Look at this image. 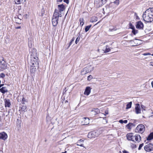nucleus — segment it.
Instances as JSON below:
<instances>
[{"instance_id": "1", "label": "nucleus", "mask_w": 153, "mask_h": 153, "mask_svg": "<svg viewBox=\"0 0 153 153\" xmlns=\"http://www.w3.org/2000/svg\"><path fill=\"white\" fill-rule=\"evenodd\" d=\"M30 59L28 62V65H35L36 67H39L38 58L36 49H33V51H30Z\"/></svg>"}, {"instance_id": "2", "label": "nucleus", "mask_w": 153, "mask_h": 153, "mask_svg": "<svg viewBox=\"0 0 153 153\" xmlns=\"http://www.w3.org/2000/svg\"><path fill=\"white\" fill-rule=\"evenodd\" d=\"M143 18L144 20L147 22H151L153 21V7L148 9L144 13Z\"/></svg>"}, {"instance_id": "3", "label": "nucleus", "mask_w": 153, "mask_h": 153, "mask_svg": "<svg viewBox=\"0 0 153 153\" xmlns=\"http://www.w3.org/2000/svg\"><path fill=\"white\" fill-rule=\"evenodd\" d=\"M57 10H55L53 13L52 21L53 25V26H56L58 23V21L59 17H61L62 16V14H59L56 12Z\"/></svg>"}, {"instance_id": "4", "label": "nucleus", "mask_w": 153, "mask_h": 153, "mask_svg": "<svg viewBox=\"0 0 153 153\" xmlns=\"http://www.w3.org/2000/svg\"><path fill=\"white\" fill-rule=\"evenodd\" d=\"M94 70V67L91 65H88L84 68L81 72L82 75H84L91 72Z\"/></svg>"}, {"instance_id": "5", "label": "nucleus", "mask_w": 153, "mask_h": 153, "mask_svg": "<svg viewBox=\"0 0 153 153\" xmlns=\"http://www.w3.org/2000/svg\"><path fill=\"white\" fill-rule=\"evenodd\" d=\"M7 66V64L4 60V58L2 57H0V69L2 70H3L6 68Z\"/></svg>"}, {"instance_id": "6", "label": "nucleus", "mask_w": 153, "mask_h": 153, "mask_svg": "<svg viewBox=\"0 0 153 153\" xmlns=\"http://www.w3.org/2000/svg\"><path fill=\"white\" fill-rule=\"evenodd\" d=\"M145 130V128L143 125H138L135 129V132L136 133H140L142 134Z\"/></svg>"}, {"instance_id": "7", "label": "nucleus", "mask_w": 153, "mask_h": 153, "mask_svg": "<svg viewBox=\"0 0 153 153\" xmlns=\"http://www.w3.org/2000/svg\"><path fill=\"white\" fill-rule=\"evenodd\" d=\"M144 149L146 152H150L153 150V144L151 143H146Z\"/></svg>"}, {"instance_id": "8", "label": "nucleus", "mask_w": 153, "mask_h": 153, "mask_svg": "<svg viewBox=\"0 0 153 153\" xmlns=\"http://www.w3.org/2000/svg\"><path fill=\"white\" fill-rule=\"evenodd\" d=\"M98 136V134H97L95 131H92L88 133V137L89 138H95L97 137Z\"/></svg>"}, {"instance_id": "9", "label": "nucleus", "mask_w": 153, "mask_h": 153, "mask_svg": "<svg viewBox=\"0 0 153 153\" xmlns=\"http://www.w3.org/2000/svg\"><path fill=\"white\" fill-rule=\"evenodd\" d=\"M58 10L57 9H55V10H57L56 12L59 14L60 13H62L61 12L63 11L65 9V7L64 5L63 4H59L58 5Z\"/></svg>"}, {"instance_id": "10", "label": "nucleus", "mask_w": 153, "mask_h": 153, "mask_svg": "<svg viewBox=\"0 0 153 153\" xmlns=\"http://www.w3.org/2000/svg\"><path fill=\"white\" fill-rule=\"evenodd\" d=\"M108 0H99L97 3V1L95 4H97V7H100L102 6L103 4H105Z\"/></svg>"}, {"instance_id": "11", "label": "nucleus", "mask_w": 153, "mask_h": 153, "mask_svg": "<svg viewBox=\"0 0 153 153\" xmlns=\"http://www.w3.org/2000/svg\"><path fill=\"white\" fill-rule=\"evenodd\" d=\"M126 137L128 140L132 141L134 142V138L135 137L133 133H129L126 135Z\"/></svg>"}, {"instance_id": "12", "label": "nucleus", "mask_w": 153, "mask_h": 153, "mask_svg": "<svg viewBox=\"0 0 153 153\" xmlns=\"http://www.w3.org/2000/svg\"><path fill=\"white\" fill-rule=\"evenodd\" d=\"M136 27L140 29H143L144 27L143 23L140 21L136 23Z\"/></svg>"}, {"instance_id": "13", "label": "nucleus", "mask_w": 153, "mask_h": 153, "mask_svg": "<svg viewBox=\"0 0 153 153\" xmlns=\"http://www.w3.org/2000/svg\"><path fill=\"white\" fill-rule=\"evenodd\" d=\"M30 67V71L31 73H34L36 71L37 69H38L39 67H36L35 66L29 65Z\"/></svg>"}, {"instance_id": "14", "label": "nucleus", "mask_w": 153, "mask_h": 153, "mask_svg": "<svg viewBox=\"0 0 153 153\" xmlns=\"http://www.w3.org/2000/svg\"><path fill=\"white\" fill-rule=\"evenodd\" d=\"M90 119L87 117H84L82 121V123L83 125H86L89 124Z\"/></svg>"}, {"instance_id": "15", "label": "nucleus", "mask_w": 153, "mask_h": 153, "mask_svg": "<svg viewBox=\"0 0 153 153\" xmlns=\"http://www.w3.org/2000/svg\"><path fill=\"white\" fill-rule=\"evenodd\" d=\"M7 137V134L5 132L0 133V139L5 140Z\"/></svg>"}, {"instance_id": "16", "label": "nucleus", "mask_w": 153, "mask_h": 153, "mask_svg": "<svg viewBox=\"0 0 153 153\" xmlns=\"http://www.w3.org/2000/svg\"><path fill=\"white\" fill-rule=\"evenodd\" d=\"M135 110L136 114H138L140 113V106L139 104H136Z\"/></svg>"}, {"instance_id": "17", "label": "nucleus", "mask_w": 153, "mask_h": 153, "mask_svg": "<svg viewBox=\"0 0 153 153\" xmlns=\"http://www.w3.org/2000/svg\"><path fill=\"white\" fill-rule=\"evenodd\" d=\"M83 142L84 140L82 139H80L78 141L76 144L77 146H80L83 147L85 148V147L83 146Z\"/></svg>"}, {"instance_id": "18", "label": "nucleus", "mask_w": 153, "mask_h": 153, "mask_svg": "<svg viewBox=\"0 0 153 153\" xmlns=\"http://www.w3.org/2000/svg\"><path fill=\"white\" fill-rule=\"evenodd\" d=\"M91 88L90 87H87L85 89V91L84 93V94L88 95L90 94L91 92Z\"/></svg>"}, {"instance_id": "19", "label": "nucleus", "mask_w": 153, "mask_h": 153, "mask_svg": "<svg viewBox=\"0 0 153 153\" xmlns=\"http://www.w3.org/2000/svg\"><path fill=\"white\" fill-rule=\"evenodd\" d=\"M134 140H135L137 142H139L141 140V138L139 135L137 134H135L134 136Z\"/></svg>"}, {"instance_id": "20", "label": "nucleus", "mask_w": 153, "mask_h": 153, "mask_svg": "<svg viewBox=\"0 0 153 153\" xmlns=\"http://www.w3.org/2000/svg\"><path fill=\"white\" fill-rule=\"evenodd\" d=\"M100 112V110L98 108L94 109L91 111L92 114L95 115Z\"/></svg>"}, {"instance_id": "21", "label": "nucleus", "mask_w": 153, "mask_h": 153, "mask_svg": "<svg viewBox=\"0 0 153 153\" xmlns=\"http://www.w3.org/2000/svg\"><path fill=\"white\" fill-rule=\"evenodd\" d=\"M0 91L3 94H5L8 92V90L6 87H3L0 88Z\"/></svg>"}, {"instance_id": "22", "label": "nucleus", "mask_w": 153, "mask_h": 153, "mask_svg": "<svg viewBox=\"0 0 153 153\" xmlns=\"http://www.w3.org/2000/svg\"><path fill=\"white\" fill-rule=\"evenodd\" d=\"M153 139V132H152L150 134L147 138V140H150Z\"/></svg>"}, {"instance_id": "23", "label": "nucleus", "mask_w": 153, "mask_h": 153, "mask_svg": "<svg viewBox=\"0 0 153 153\" xmlns=\"http://www.w3.org/2000/svg\"><path fill=\"white\" fill-rule=\"evenodd\" d=\"M10 103L9 100H6L5 101V107H10Z\"/></svg>"}, {"instance_id": "24", "label": "nucleus", "mask_w": 153, "mask_h": 153, "mask_svg": "<svg viewBox=\"0 0 153 153\" xmlns=\"http://www.w3.org/2000/svg\"><path fill=\"white\" fill-rule=\"evenodd\" d=\"M132 104V102H128L126 105V109H128L131 107V105Z\"/></svg>"}, {"instance_id": "25", "label": "nucleus", "mask_w": 153, "mask_h": 153, "mask_svg": "<svg viewBox=\"0 0 153 153\" xmlns=\"http://www.w3.org/2000/svg\"><path fill=\"white\" fill-rule=\"evenodd\" d=\"M79 21L80 22V25L82 26L84 23V20L83 18H80L79 19Z\"/></svg>"}, {"instance_id": "26", "label": "nucleus", "mask_w": 153, "mask_h": 153, "mask_svg": "<svg viewBox=\"0 0 153 153\" xmlns=\"http://www.w3.org/2000/svg\"><path fill=\"white\" fill-rule=\"evenodd\" d=\"M91 25H88L87 26H86L85 28V31L86 32H87L89 29H90V28L91 27Z\"/></svg>"}, {"instance_id": "27", "label": "nucleus", "mask_w": 153, "mask_h": 153, "mask_svg": "<svg viewBox=\"0 0 153 153\" xmlns=\"http://www.w3.org/2000/svg\"><path fill=\"white\" fill-rule=\"evenodd\" d=\"M97 21V18L95 16H94L92 17V19H91L90 21L91 22H96Z\"/></svg>"}, {"instance_id": "28", "label": "nucleus", "mask_w": 153, "mask_h": 153, "mask_svg": "<svg viewBox=\"0 0 153 153\" xmlns=\"http://www.w3.org/2000/svg\"><path fill=\"white\" fill-rule=\"evenodd\" d=\"M133 124L131 123H129L128 124L126 125V127L127 128L129 129L131 128V126L133 125Z\"/></svg>"}, {"instance_id": "29", "label": "nucleus", "mask_w": 153, "mask_h": 153, "mask_svg": "<svg viewBox=\"0 0 153 153\" xmlns=\"http://www.w3.org/2000/svg\"><path fill=\"white\" fill-rule=\"evenodd\" d=\"M27 107L26 105H22L21 107V109L20 110L22 111H25V110H26Z\"/></svg>"}, {"instance_id": "30", "label": "nucleus", "mask_w": 153, "mask_h": 153, "mask_svg": "<svg viewBox=\"0 0 153 153\" xmlns=\"http://www.w3.org/2000/svg\"><path fill=\"white\" fill-rule=\"evenodd\" d=\"M110 51V49L108 48V45H107L106 46V49L105 51H104L105 53H107L109 52Z\"/></svg>"}, {"instance_id": "31", "label": "nucleus", "mask_w": 153, "mask_h": 153, "mask_svg": "<svg viewBox=\"0 0 153 153\" xmlns=\"http://www.w3.org/2000/svg\"><path fill=\"white\" fill-rule=\"evenodd\" d=\"M130 42H134V45H132V46H136L137 45H139V44H138V43L137 42H134V40H131L130 41Z\"/></svg>"}, {"instance_id": "32", "label": "nucleus", "mask_w": 153, "mask_h": 153, "mask_svg": "<svg viewBox=\"0 0 153 153\" xmlns=\"http://www.w3.org/2000/svg\"><path fill=\"white\" fill-rule=\"evenodd\" d=\"M22 97V98H20L21 99H22V100L21 101V102L22 104H24L25 102H26V100L25 98H24L23 97Z\"/></svg>"}, {"instance_id": "33", "label": "nucleus", "mask_w": 153, "mask_h": 153, "mask_svg": "<svg viewBox=\"0 0 153 153\" xmlns=\"http://www.w3.org/2000/svg\"><path fill=\"white\" fill-rule=\"evenodd\" d=\"M127 120H120L119 121V123H127Z\"/></svg>"}, {"instance_id": "34", "label": "nucleus", "mask_w": 153, "mask_h": 153, "mask_svg": "<svg viewBox=\"0 0 153 153\" xmlns=\"http://www.w3.org/2000/svg\"><path fill=\"white\" fill-rule=\"evenodd\" d=\"M138 32V30H135V28L133 29L132 30V33L134 35H136L137 33Z\"/></svg>"}, {"instance_id": "35", "label": "nucleus", "mask_w": 153, "mask_h": 153, "mask_svg": "<svg viewBox=\"0 0 153 153\" xmlns=\"http://www.w3.org/2000/svg\"><path fill=\"white\" fill-rule=\"evenodd\" d=\"M107 120L106 117L103 118L102 120V122L103 124H105L107 123Z\"/></svg>"}, {"instance_id": "36", "label": "nucleus", "mask_w": 153, "mask_h": 153, "mask_svg": "<svg viewBox=\"0 0 153 153\" xmlns=\"http://www.w3.org/2000/svg\"><path fill=\"white\" fill-rule=\"evenodd\" d=\"M74 40H75V38L74 37H73L72 38V39L71 40V42L69 43V46L68 47V48L72 44V42H73L74 41Z\"/></svg>"}, {"instance_id": "37", "label": "nucleus", "mask_w": 153, "mask_h": 153, "mask_svg": "<svg viewBox=\"0 0 153 153\" xmlns=\"http://www.w3.org/2000/svg\"><path fill=\"white\" fill-rule=\"evenodd\" d=\"M80 40V37L79 36L77 37L76 40L75 42V43L76 44H77L78 42Z\"/></svg>"}, {"instance_id": "38", "label": "nucleus", "mask_w": 153, "mask_h": 153, "mask_svg": "<svg viewBox=\"0 0 153 153\" xmlns=\"http://www.w3.org/2000/svg\"><path fill=\"white\" fill-rule=\"evenodd\" d=\"M22 1L21 0H16L15 3L16 4H19L21 3Z\"/></svg>"}, {"instance_id": "39", "label": "nucleus", "mask_w": 153, "mask_h": 153, "mask_svg": "<svg viewBox=\"0 0 153 153\" xmlns=\"http://www.w3.org/2000/svg\"><path fill=\"white\" fill-rule=\"evenodd\" d=\"M5 76V74L3 73H1L0 74V78L3 79Z\"/></svg>"}, {"instance_id": "40", "label": "nucleus", "mask_w": 153, "mask_h": 153, "mask_svg": "<svg viewBox=\"0 0 153 153\" xmlns=\"http://www.w3.org/2000/svg\"><path fill=\"white\" fill-rule=\"evenodd\" d=\"M114 3L117 5H118L119 3V0H116Z\"/></svg>"}, {"instance_id": "41", "label": "nucleus", "mask_w": 153, "mask_h": 153, "mask_svg": "<svg viewBox=\"0 0 153 153\" xmlns=\"http://www.w3.org/2000/svg\"><path fill=\"white\" fill-rule=\"evenodd\" d=\"M130 28L132 30L134 28V26L131 23H129Z\"/></svg>"}, {"instance_id": "42", "label": "nucleus", "mask_w": 153, "mask_h": 153, "mask_svg": "<svg viewBox=\"0 0 153 153\" xmlns=\"http://www.w3.org/2000/svg\"><path fill=\"white\" fill-rule=\"evenodd\" d=\"M92 78L93 77L91 75H90L88 77V80L89 81H90L92 79Z\"/></svg>"}, {"instance_id": "43", "label": "nucleus", "mask_w": 153, "mask_h": 153, "mask_svg": "<svg viewBox=\"0 0 153 153\" xmlns=\"http://www.w3.org/2000/svg\"><path fill=\"white\" fill-rule=\"evenodd\" d=\"M143 143H142L140 145L139 148H138V149L139 150H140L141 148L143 147Z\"/></svg>"}, {"instance_id": "44", "label": "nucleus", "mask_w": 153, "mask_h": 153, "mask_svg": "<svg viewBox=\"0 0 153 153\" xmlns=\"http://www.w3.org/2000/svg\"><path fill=\"white\" fill-rule=\"evenodd\" d=\"M143 55L144 56H146V55H151V54L149 53H143Z\"/></svg>"}, {"instance_id": "45", "label": "nucleus", "mask_w": 153, "mask_h": 153, "mask_svg": "<svg viewBox=\"0 0 153 153\" xmlns=\"http://www.w3.org/2000/svg\"><path fill=\"white\" fill-rule=\"evenodd\" d=\"M64 1L67 4H68L69 2L68 0H64Z\"/></svg>"}, {"instance_id": "46", "label": "nucleus", "mask_w": 153, "mask_h": 153, "mask_svg": "<svg viewBox=\"0 0 153 153\" xmlns=\"http://www.w3.org/2000/svg\"><path fill=\"white\" fill-rule=\"evenodd\" d=\"M123 153H129V152L125 150L123 151Z\"/></svg>"}, {"instance_id": "47", "label": "nucleus", "mask_w": 153, "mask_h": 153, "mask_svg": "<svg viewBox=\"0 0 153 153\" xmlns=\"http://www.w3.org/2000/svg\"><path fill=\"white\" fill-rule=\"evenodd\" d=\"M21 28V27L20 26H18V27H15L16 29H20Z\"/></svg>"}, {"instance_id": "48", "label": "nucleus", "mask_w": 153, "mask_h": 153, "mask_svg": "<svg viewBox=\"0 0 153 153\" xmlns=\"http://www.w3.org/2000/svg\"><path fill=\"white\" fill-rule=\"evenodd\" d=\"M105 114H108V112L107 111H105Z\"/></svg>"}, {"instance_id": "49", "label": "nucleus", "mask_w": 153, "mask_h": 153, "mask_svg": "<svg viewBox=\"0 0 153 153\" xmlns=\"http://www.w3.org/2000/svg\"><path fill=\"white\" fill-rule=\"evenodd\" d=\"M62 1V0H57V1L58 2H61Z\"/></svg>"}, {"instance_id": "50", "label": "nucleus", "mask_w": 153, "mask_h": 153, "mask_svg": "<svg viewBox=\"0 0 153 153\" xmlns=\"http://www.w3.org/2000/svg\"><path fill=\"white\" fill-rule=\"evenodd\" d=\"M150 65L153 66V62H150Z\"/></svg>"}, {"instance_id": "51", "label": "nucleus", "mask_w": 153, "mask_h": 153, "mask_svg": "<svg viewBox=\"0 0 153 153\" xmlns=\"http://www.w3.org/2000/svg\"><path fill=\"white\" fill-rule=\"evenodd\" d=\"M151 84H152V87H153V81L152 82Z\"/></svg>"}, {"instance_id": "52", "label": "nucleus", "mask_w": 153, "mask_h": 153, "mask_svg": "<svg viewBox=\"0 0 153 153\" xmlns=\"http://www.w3.org/2000/svg\"><path fill=\"white\" fill-rule=\"evenodd\" d=\"M134 15L136 16H137V14L136 13H135Z\"/></svg>"}, {"instance_id": "53", "label": "nucleus", "mask_w": 153, "mask_h": 153, "mask_svg": "<svg viewBox=\"0 0 153 153\" xmlns=\"http://www.w3.org/2000/svg\"><path fill=\"white\" fill-rule=\"evenodd\" d=\"M68 102V100H66V101H65V103L66 102Z\"/></svg>"}, {"instance_id": "54", "label": "nucleus", "mask_w": 153, "mask_h": 153, "mask_svg": "<svg viewBox=\"0 0 153 153\" xmlns=\"http://www.w3.org/2000/svg\"><path fill=\"white\" fill-rule=\"evenodd\" d=\"M136 17H137V18H136V19H139V17L138 16H136Z\"/></svg>"}, {"instance_id": "55", "label": "nucleus", "mask_w": 153, "mask_h": 153, "mask_svg": "<svg viewBox=\"0 0 153 153\" xmlns=\"http://www.w3.org/2000/svg\"><path fill=\"white\" fill-rule=\"evenodd\" d=\"M67 153V152L65 151L64 152H62L61 153Z\"/></svg>"}, {"instance_id": "56", "label": "nucleus", "mask_w": 153, "mask_h": 153, "mask_svg": "<svg viewBox=\"0 0 153 153\" xmlns=\"http://www.w3.org/2000/svg\"><path fill=\"white\" fill-rule=\"evenodd\" d=\"M99 51H100V50L99 49H98L97 50V51H98V52H99Z\"/></svg>"}, {"instance_id": "57", "label": "nucleus", "mask_w": 153, "mask_h": 153, "mask_svg": "<svg viewBox=\"0 0 153 153\" xmlns=\"http://www.w3.org/2000/svg\"><path fill=\"white\" fill-rule=\"evenodd\" d=\"M113 43V42L112 43H111L110 44V45H111Z\"/></svg>"}, {"instance_id": "58", "label": "nucleus", "mask_w": 153, "mask_h": 153, "mask_svg": "<svg viewBox=\"0 0 153 153\" xmlns=\"http://www.w3.org/2000/svg\"><path fill=\"white\" fill-rule=\"evenodd\" d=\"M119 152L120 153H122L121 151H120Z\"/></svg>"}, {"instance_id": "59", "label": "nucleus", "mask_w": 153, "mask_h": 153, "mask_svg": "<svg viewBox=\"0 0 153 153\" xmlns=\"http://www.w3.org/2000/svg\"><path fill=\"white\" fill-rule=\"evenodd\" d=\"M135 40H138V41H139V40H138V39H135Z\"/></svg>"}, {"instance_id": "60", "label": "nucleus", "mask_w": 153, "mask_h": 153, "mask_svg": "<svg viewBox=\"0 0 153 153\" xmlns=\"http://www.w3.org/2000/svg\"><path fill=\"white\" fill-rule=\"evenodd\" d=\"M1 83V80H0V84Z\"/></svg>"}, {"instance_id": "61", "label": "nucleus", "mask_w": 153, "mask_h": 153, "mask_svg": "<svg viewBox=\"0 0 153 153\" xmlns=\"http://www.w3.org/2000/svg\"><path fill=\"white\" fill-rule=\"evenodd\" d=\"M29 47H30V45H29Z\"/></svg>"}, {"instance_id": "62", "label": "nucleus", "mask_w": 153, "mask_h": 153, "mask_svg": "<svg viewBox=\"0 0 153 153\" xmlns=\"http://www.w3.org/2000/svg\"><path fill=\"white\" fill-rule=\"evenodd\" d=\"M152 56H153V54L152 55Z\"/></svg>"}, {"instance_id": "63", "label": "nucleus", "mask_w": 153, "mask_h": 153, "mask_svg": "<svg viewBox=\"0 0 153 153\" xmlns=\"http://www.w3.org/2000/svg\"><path fill=\"white\" fill-rule=\"evenodd\" d=\"M67 15V14H66V15L65 16H66Z\"/></svg>"}]
</instances>
